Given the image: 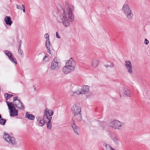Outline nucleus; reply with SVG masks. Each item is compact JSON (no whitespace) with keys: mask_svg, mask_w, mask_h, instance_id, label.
<instances>
[{"mask_svg":"<svg viewBox=\"0 0 150 150\" xmlns=\"http://www.w3.org/2000/svg\"><path fill=\"white\" fill-rule=\"evenodd\" d=\"M109 66H110V67H111V68L113 67H114V64L113 63H110V65Z\"/></svg>","mask_w":150,"mask_h":150,"instance_id":"34","label":"nucleus"},{"mask_svg":"<svg viewBox=\"0 0 150 150\" xmlns=\"http://www.w3.org/2000/svg\"><path fill=\"white\" fill-rule=\"evenodd\" d=\"M61 66L60 59L57 57H55L51 62L50 67L51 70L56 71L58 70Z\"/></svg>","mask_w":150,"mask_h":150,"instance_id":"6","label":"nucleus"},{"mask_svg":"<svg viewBox=\"0 0 150 150\" xmlns=\"http://www.w3.org/2000/svg\"><path fill=\"white\" fill-rule=\"evenodd\" d=\"M124 95L127 96H130V91L128 89H125L123 92Z\"/></svg>","mask_w":150,"mask_h":150,"instance_id":"19","label":"nucleus"},{"mask_svg":"<svg viewBox=\"0 0 150 150\" xmlns=\"http://www.w3.org/2000/svg\"><path fill=\"white\" fill-rule=\"evenodd\" d=\"M104 66L106 68H107L110 67V66L108 65H105Z\"/></svg>","mask_w":150,"mask_h":150,"instance_id":"35","label":"nucleus"},{"mask_svg":"<svg viewBox=\"0 0 150 150\" xmlns=\"http://www.w3.org/2000/svg\"><path fill=\"white\" fill-rule=\"evenodd\" d=\"M76 63L72 58L67 61L65 66L62 69L63 73L65 74H68L74 70Z\"/></svg>","mask_w":150,"mask_h":150,"instance_id":"2","label":"nucleus"},{"mask_svg":"<svg viewBox=\"0 0 150 150\" xmlns=\"http://www.w3.org/2000/svg\"><path fill=\"white\" fill-rule=\"evenodd\" d=\"M8 109L10 110V114L11 116H15L18 115V110L15 109L13 103L6 101Z\"/></svg>","mask_w":150,"mask_h":150,"instance_id":"8","label":"nucleus"},{"mask_svg":"<svg viewBox=\"0 0 150 150\" xmlns=\"http://www.w3.org/2000/svg\"><path fill=\"white\" fill-rule=\"evenodd\" d=\"M22 6H23V8H25V6L24 5H22Z\"/></svg>","mask_w":150,"mask_h":150,"instance_id":"38","label":"nucleus"},{"mask_svg":"<svg viewBox=\"0 0 150 150\" xmlns=\"http://www.w3.org/2000/svg\"><path fill=\"white\" fill-rule=\"evenodd\" d=\"M125 65L127 72L130 74H132L133 73V71L131 62L129 61H125Z\"/></svg>","mask_w":150,"mask_h":150,"instance_id":"11","label":"nucleus"},{"mask_svg":"<svg viewBox=\"0 0 150 150\" xmlns=\"http://www.w3.org/2000/svg\"><path fill=\"white\" fill-rule=\"evenodd\" d=\"M23 11L24 12H25V8H23Z\"/></svg>","mask_w":150,"mask_h":150,"instance_id":"37","label":"nucleus"},{"mask_svg":"<svg viewBox=\"0 0 150 150\" xmlns=\"http://www.w3.org/2000/svg\"><path fill=\"white\" fill-rule=\"evenodd\" d=\"M45 114L44 115V120L45 122H47V128L48 129H50L52 127V124L51 123L52 117L54 113L53 111L51 110L46 109L44 111Z\"/></svg>","mask_w":150,"mask_h":150,"instance_id":"3","label":"nucleus"},{"mask_svg":"<svg viewBox=\"0 0 150 150\" xmlns=\"http://www.w3.org/2000/svg\"><path fill=\"white\" fill-rule=\"evenodd\" d=\"M81 107L79 103L74 104L71 108V110L74 114V117L78 120L80 121L81 120Z\"/></svg>","mask_w":150,"mask_h":150,"instance_id":"4","label":"nucleus"},{"mask_svg":"<svg viewBox=\"0 0 150 150\" xmlns=\"http://www.w3.org/2000/svg\"><path fill=\"white\" fill-rule=\"evenodd\" d=\"M4 96L6 98V100H7L13 96L12 94H9L7 93H5L4 94Z\"/></svg>","mask_w":150,"mask_h":150,"instance_id":"20","label":"nucleus"},{"mask_svg":"<svg viewBox=\"0 0 150 150\" xmlns=\"http://www.w3.org/2000/svg\"><path fill=\"white\" fill-rule=\"evenodd\" d=\"M25 117L28 119L33 120L35 119V116L33 114H30L29 113L27 112L25 114Z\"/></svg>","mask_w":150,"mask_h":150,"instance_id":"17","label":"nucleus"},{"mask_svg":"<svg viewBox=\"0 0 150 150\" xmlns=\"http://www.w3.org/2000/svg\"><path fill=\"white\" fill-rule=\"evenodd\" d=\"M4 20L6 24L9 26H10L13 23L12 21L11 20V18L8 16L6 17Z\"/></svg>","mask_w":150,"mask_h":150,"instance_id":"15","label":"nucleus"},{"mask_svg":"<svg viewBox=\"0 0 150 150\" xmlns=\"http://www.w3.org/2000/svg\"><path fill=\"white\" fill-rule=\"evenodd\" d=\"M6 54L8 56V58L11 61L15 64H17L16 59L12 57V54L11 52L8 51H6L5 52Z\"/></svg>","mask_w":150,"mask_h":150,"instance_id":"12","label":"nucleus"},{"mask_svg":"<svg viewBox=\"0 0 150 150\" xmlns=\"http://www.w3.org/2000/svg\"><path fill=\"white\" fill-rule=\"evenodd\" d=\"M17 100H19L18 99V97H15L13 98V104H14V102H17Z\"/></svg>","mask_w":150,"mask_h":150,"instance_id":"27","label":"nucleus"},{"mask_svg":"<svg viewBox=\"0 0 150 150\" xmlns=\"http://www.w3.org/2000/svg\"><path fill=\"white\" fill-rule=\"evenodd\" d=\"M105 146H106V149L107 150H115L109 144H105Z\"/></svg>","mask_w":150,"mask_h":150,"instance_id":"21","label":"nucleus"},{"mask_svg":"<svg viewBox=\"0 0 150 150\" xmlns=\"http://www.w3.org/2000/svg\"><path fill=\"white\" fill-rule=\"evenodd\" d=\"M44 37H45V39H47H47H49V36L48 34L47 33L45 35Z\"/></svg>","mask_w":150,"mask_h":150,"instance_id":"30","label":"nucleus"},{"mask_svg":"<svg viewBox=\"0 0 150 150\" xmlns=\"http://www.w3.org/2000/svg\"><path fill=\"white\" fill-rule=\"evenodd\" d=\"M56 36L57 38H60V37L59 36V34L57 32L56 33Z\"/></svg>","mask_w":150,"mask_h":150,"instance_id":"33","label":"nucleus"},{"mask_svg":"<svg viewBox=\"0 0 150 150\" xmlns=\"http://www.w3.org/2000/svg\"><path fill=\"white\" fill-rule=\"evenodd\" d=\"M49 60V59L48 57V55L46 54L43 57L42 60L43 62H46L48 61Z\"/></svg>","mask_w":150,"mask_h":150,"instance_id":"23","label":"nucleus"},{"mask_svg":"<svg viewBox=\"0 0 150 150\" xmlns=\"http://www.w3.org/2000/svg\"><path fill=\"white\" fill-rule=\"evenodd\" d=\"M21 46V45L20 44V43L19 46V49H18V52L20 53L21 54H22L23 52L21 51V50L20 47Z\"/></svg>","mask_w":150,"mask_h":150,"instance_id":"29","label":"nucleus"},{"mask_svg":"<svg viewBox=\"0 0 150 150\" xmlns=\"http://www.w3.org/2000/svg\"><path fill=\"white\" fill-rule=\"evenodd\" d=\"M46 46L47 48H48L50 47V43L49 40V39L47 40L46 41Z\"/></svg>","mask_w":150,"mask_h":150,"instance_id":"22","label":"nucleus"},{"mask_svg":"<svg viewBox=\"0 0 150 150\" xmlns=\"http://www.w3.org/2000/svg\"><path fill=\"white\" fill-rule=\"evenodd\" d=\"M47 52L50 54L51 55L52 54V52H51V50L50 49V47H49L48 48H47Z\"/></svg>","mask_w":150,"mask_h":150,"instance_id":"26","label":"nucleus"},{"mask_svg":"<svg viewBox=\"0 0 150 150\" xmlns=\"http://www.w3.org/2000/svg\"><path fill=\"white\" fill-rule=\"evenodd\" d=\"M6 120L4 119H1L0 120V124L2 125H4L6 122Z\"/></svg>","mask_w":150,"mask_h":150,"instance_id":"25","label":"nucleus"},{"mask_svg":"<svg viewBox=\"0 0 150 150\" xmlns=\"http://www.w3.org/2000/svg\"><path fill=\"white\" fill-rule=\"evenodd\" d=\"M16 6L17 8H18V9H20L21 10L22 9V8L21 7V6L17 4Z\"/></svg>","mask_w":150,"mask_h":150,"instance_id":"31","label":"nucleus"},{"mask_svg":"<svg viewBox=\"0 0 150 150\" xmlns=\"http://www.w3.org/2000/svg\"><path fill=\"white\" fill-rule=\"evenodd\" d=\"M72 89V91H71L70 93L71 96H73L74 93L77 95L82 94V90L81 87L75 86Z\"/></svg>","mask_w":150,"mask_h":150,"instance_id":"10","label":"nucleus"},{"mask_svg":"<svg viewBox=\"0 0 150 150\" xmlns=\"http://www.w3.org/2000/svg\"><path fill=\"white\" fill-rule=\"evenodd\" d=\"M112 139L114 141L116 142L117 143H118V141L117 140V138L116 137H115L114 138H112Z\"/></svg>","mask_w":150,"mask_h":150,"instance_id":"28","label":"nucleus"},{"mask_svg":"<svg viewBox=\"0 0 150 150\" xmlns=\"http://www.w3.org/2000/svg\"><path fill=\"white\" fill-rule=\"evenodd\" d=\"M36 118L38 120H41L40 117H37Z\"/></svg>","mask_w":150,"mask_h":150,"instance_id":"36","label":"nucleus"},{"mask_svg":"<svg viewBox=\"0 0 150 150\" xmlns=\"http://www.w3.org/2000/svg\"><path fill=\"white\" fill-rule=\"evenodd\" d=\"M123 123L117 120H114L110 122L109 126L114 129H119L122 126Z\"/></svg>","mask_w":150,"mask_h":150,"instance_id":"9","label":"nucleus"},{"mask_svg":"<svg viewBox=\"0 0 150 150\" xmlns=\"http://www.w3.org/2000/svg\"><path fill=\"white\" fill-rule=\"evenodd\" d=\"M3 137L4 139L10 145H13L16 144L15 138L10 136L8 133L4 132Z\"/></svg>","mask_w":150,"mask_h":150,"instance_id":"7","label":"nucleus"},{"mask_svg":"<svg viewBox=\"0 0 150 150\" xmlns=\"http://www.w3.org/2000/svg\"><path fill=\"white\" fill-rule=\"evenodd\" d=\"M71 126L73 129L74 132L76 135H79V127H77L75 123L74 120H72L71 122Z\"/></svg>","mask_w":150,"mask_h":150,"instance_id":"14","label":"nucleus"},{"mask_svg":"<svg viewBox=\"0 0 150 150\" xmlns=\"http://www.w3.org/2000/svg\"><path fill=\"white\" fill-rule=\"evenodd\" d=\"M1 115H0V119H1Z\"/></svg>","mask_w":150,"mask_h":150,"instance_id":"39","label":"nucleus"},{"mask_svg":"<svg viewBox=\"0 0 150 150\" xmlns=\"http://www.w3.org/2000/svg\"><path fill=\"white\" fill-rule=\"evenodd\" d=\"M74 7L69 5L66 7L65 9H62V12L57 18L58 21L63 23L65 27H68L70 25V22L74 20V17L72 11Z\"/></svg>","mask_w":150,"mask_h":150,"instance_id":"1","label":"nucleus"},{"mask_svg":"<svg viewBox=\"0 0 150 150\" xmlns=\"http://www.w3.org/2000/svg\"><path fill=\"white\" fill-rule=\"evenodd\" d=\"M82 94H84L87 93L89 90V86H85L81 88Z\"/></svg>","mask_w":150,"mask_h":150,"instance_id":"16","label":"nucleus"},{"mask_svg":"<svg viewBox=\"0 0 150 150\" xmlns=\"http://www.w3.org/2000/svg\"><path fill=\"white\" fill-rule=\"evenodd\" d=\"M144 42L145 44L147 45L149 43V41L146 39L145 40Z\"/></svg>","mask_w":150,"mask_h":150,"instance_id":"32","label":"nucleus"},{"mask_svg":"<svg viewBox=\"0 0 150 150\" xmlns=\"http://www.w3.org/2000/svg\"><path fill=\"white\" fill-rule=\"evenodd\" d=\"M99 61L97 59H94L92 62V66L93 68H96L98 65Z\"/></svg>","mask_w":150,"mask_h":150,"instance_id":"18","label":"nucleus"},{"mask_svg":"<svg viewBox=\"0 0 150 150\" xmlns=\"http://www.w3.org/2000/svg\"><path fill=\"white\" fill-rule=\"evenodd\" d=\"M14 106L19 109L23 110L25 107L23 105L20 100H17L16 102H14Z\"/></svg>","mask_w":150,"mask_h":150,"instance_id":"13","label":"nucleus"},{"mask_svg":"<svg viewBox=\"0 0 150 150\" xmlns=\"http://www.w3.org/2000/svg\"><path fill=\"white\" fill-rule=\"evenodd\" d=\"M45 122L44 119L43 120H40V122L38 123V125L40 126H42L44 125Z\"/></svg>","mask_w":150,"mask_h":150,"instance_id":"24","label":"nucleus"},{"mask_svg":"<svg viewBox=\"0 0 150 150\" xmlns=\"http://www.w3.org/2000/svg\"><path fill=\"white\" fill-rule=\"evenodd\" d=\"M122 11L129 20H131L133 17V14L129 6L127 4H124L122 8Z\"/></svg>","mask_w":150,"mask_h":150,"instance_id":"5","label":"nucleus"}]
</instances>
